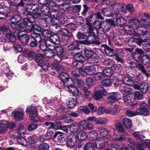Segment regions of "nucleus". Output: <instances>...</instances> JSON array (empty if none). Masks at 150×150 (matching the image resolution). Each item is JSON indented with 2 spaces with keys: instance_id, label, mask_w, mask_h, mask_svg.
<instances>
[{
  "instance_id": "f257e3e1",
  "label": "nucleus",
  "mask_w": 150,
  "mask_h": 150,
  "mask_svg": "<svg viewBox=\"0 0 150 150\" xmlns=\"http://www.w3.org/2000/svg\"><path fill=\"white\" fill-rule=\"evenodd\" d=\"M141 23L139 24V21L137 19H130L129 25L124 26V28L127 33L132 36L134 39H138L139 35H145L149 33L146 31V28L149 25L147 24L146 20L142 19Z\"/></svg>"
},
{
  "instance_id": "680f3d73",
  "label": "nucleus",
  "mask_w": 150,
  "mask_h": 150,
  "mask_svg": "<svg viewBox=\"0 0 150 150\" xmlns=\"http://www.w3.org/2000/svg\"><path fill=\"white\" fill-rule=\"evenodd\" d=\"M122 81L124 84L128 86H132L133 84V82L132 79L127 77H123Z\"/></svg>"
},
{
  "instance_id": "a18cd8bd",
  "label": "nucleus",
  "mask_w": 150,
  "mask_h": 150,
  "mask_svg": "<svg viewBox=\"0 0 150 150\" xmlns=\"http://www.w3.org/2000/svg\"><path fill=\"white\" fill-rule=\"evenodd\" d=\"M88 62L94 66H98L100 65V63L99 60L96 57L90 58L88 59Z\"/></svg>"
},
{
  "instance_id": "864d4df0",
  "label": "nucleus",
  "mask_w": 150,
  "mask_h": 150,
  "mask_svg": "<svg viewBox=\"0 0 150 150\" xmlns=\"http://www.w3.org/2000/svg\"><path fill=\"white\" fill-rule=\"evenodd\" d=\"M149 84L144 82L142 83L140 85V90L143 93H146Z\"/></svg>"
},
{
  "instance_id": "9b49d317",
  "label": "nucleus",
  "mask_w": 150,
  "mask_h": 150,
  "mask_svg": "<svg viewBox=\"0 0 150 150\" xmlns=\"http://www.w3.org/2000/svg\"><path fill=\"white\" fill-rule=\"evenodd\" d=\"M140 108L137 109V112L139 114H142L147 116L149 114V107L146 103H143L140 104Z\"/></svg>"
},
{
  "instance_id": "69168bd1",
  "label": "nucleus",
  "mask_w": 150,
  "mask_h": 150,
  "mask_svg": "<svg viewBox=\"0 0 150 150\" xmlns=\"http://www.w3.org/2000/svg\"><path fill=\"white\" fill-rule=\"evenodd\" d=\"M54 50L47 49L44 52V54L48 58H51L54 55Z\"/></svg>"
},
{
  "instance_id": "aec40b11",
  "label": "nucleus",
  "mask_w": 150,
  "mask_h": 150,
  "mask_svg": "<svg viewBox=\"0 0 150 150\" xmlns=\"http://www.w3.org/2000/svg\"><path fill=\"white\" fill-rule=\"evenodd\" d=\"M114 14L117 18L116 22L117 25L122 26L126 23V21L123 17L121 16L120 13H114Z\"/></svg>"
},
{
  "instance_id": "6ab92c4d",
  "label": "nucleus",
  "mask_w": 150,
  "mask_h": 150,
  "mask_svg": "<svg viewBox=\"0 0 150 150\" xmlns=\"http://www.w3.org/2000/svg\"><path fill=\"white\" fill-rule=\"evenodd\" d=\"M13 117L16 120H23L24 117V111L21 109L15 110L13 112Z\"/></svg>"
},
{
  "instance_id": "ea45409f",
  "label": "nucleus",
  "mask_w": 150,
  "mask_h": 150,
  "mask_svg": "<svg viewBox=\"0 0 150 150\" xmlns=\"http://www.w3.org/2000/svg\"><path fill=\"white\" fill-rule=\"evenodd\" d=\"M47 5H42L40 8V11L43 14V15L48 14L49 13L50 11V8L51 6Z\"/></svg>"
},
{
  "instance_id": "de8ad7c7",
  "label": "nucleus",
  "mask_w": 150,
  "mask_h": 150,
  "mask_svg": "<svg viewBox=\"0 0 150 150\" xmlns=\"http://www.w3.org/2000/svg\"><path fill=\"white\" fill-rule=\"evenodd\" d=\"M61 14L57 11L56 9H54L51 11L50 15L55 21V20H57Z\"/></svg>"
},
{
  "instance_id": "f03ea898",
  "label": "nucleus",
  "mask_w": 150,
  "mask_h": 150,
  "mask_svg": "<svg viewBox=\"0 0 150 150\" xmlns=\"http://www.w3.org/2000/svg\"><path fill=\"white\" fill-rule=\"evenodd\" d=\"M143 49L146 51L148 52L146 55H144L142 56V58L140 57L139 55H137L138 58L137 59V56L135 57L136 61L138 62H142L144 64H146L147 63L150 62V43H145L144 44L143 46Z\"/></svg>"
},
{
  "instance_id": "37998d69",
  "label": "nucleus",
  "mask_w": 150,
  "mask_h": 150,
  "mask_svg": "<svg viewBox=\"0 0 150 150\" xmlns=\"http://www.w3.org/2000/svg\"><path fill=\"white\" fill-rule=\"evenodd\" d=\"M98 133L95 130H92L88 132V137L91 140H95L98 138Z\"/></svg>"
},
{
  "instance_id": "e2e57ef3",
  "label": "nucleus",
  "mask_w": 150,
  "mask_h": 150,
  "mask_svg": "<svg viewBox=\"0 0 150 150\" xmlns=\"http://www.w3.org/2000/svg\"><path fill=\"white\" fill-rule=\"evenodd\" d=\"M138 67L141 72L144 74L146 77H150V74H148L145 70L144 67L140 64H138Z\"/></svg>"
},
{
  "instance_id": "338daca9",
  "label": "nucleus",
  "mask_w": 150,
  "mask_h": 150,
  "mask_svg": "<svg viewBox=\"0 0 150 150\" xmlns=\"http://www.w3.org/2000/svg\"><path fill=\"white\" fill-rule=\"evenodd\" d=\"M78 109L80 112L82 111L86 115H88L90 113V111L86 106H80L79 107Z\"/></svg>"
},
{
  "instance_id": "13d9d810",
  "label": "nucleus",
  "mask_w": 150,
  "mask_h": 150,
  "mask_svg": "<svg viewBox=\"0 0 150 150\" xmlns=\"http://www.w3.org/2000/svg\"><path fill=\"white\" fill-rule=\"evenodd\" d=\"M104 51L107 55L109 57H112L114 55L113 50L107 45H106Z\"/></svg>"
},
{
  "instance_id": "4c0bfd02",
  "label": "nucleus",
  "mask_w": 150,
  "mask_h": 150,
  "mask_svg": "<svg viewBox=\"0 0 150 150\" xmlns=\"http://www.w3.org/2000/svg\"><path fill=\"white\" fill-rule=\"evenodd\" d=\"M54 7L56 8H58L61 11H65L69 7V4L64 3L58 6L56 3L54 4Z\"/></svg>"
},
{
  "instance_id": "cd10ccee",
  "label": "nucleus",
  "mask_w": 150,
  "mask_h": 150,
  "mask_svg": "<svg viewBox=\"0 0 150 150\" xmlns=\"http://www.w3.org/2000/svg\"><path fill=\"white\" fill-rule=\"evenodd\" d=\"M30 8H31V10L32 11V13L35 14L34 15H33L35 16V19L37 18H38L41 16V14L40 13H37L39 11L38 5L37 4H33Z\"/></svg>"
},
{
  "instance_id": "a19ab883",
  "label": "nucleus",
  "mask_w": 150,
  "mask_h": 150,
  "mask_svg": "<svg viewBox=\"0 0 150 150\" xmlns=\"http://www.w3.org/2000/svg\"><path fill=\"white\" fill-rule=\"evenodd\" d=\"M102 64L104 67H109L113 66L115 64V62L112 59H107L103 62Z\"/></svg>"
},
{
  "instance_id": "6e6d98bb",
  "label": "nucleus",
  "mask_w": 150,
  "mask_h": 150,
  "mask_svg": "<svg viewBox=\"0 0 150 150\" xmlns=\"http://www.w3.org/2000/svg\"><path fill=\"white\" fill-rule=\"evenodd\" d=\"M44 39L45 40V43L46 45H47L48 49L50 50H53L55 46L51 39Z\"/></svg>"
},
{
  "instance_id": "bf43d9fd",
  "label": "nucleus",
  "mask_w": 150,
  "mask_h": 150,
  "mask_svg": "<svg viewBox=\"0 0 150 150\" xmlns=\"http://www.w3.org/2000/svg\"><path fill=\"white\" fill-rule=\"evenodd\" d=\"M40 42V47L41 49L44 52L48 49L47 45H46L45 43V40L43 38L41 39L40 42Z\"/></svg>"
},
{
  "instance_id": "f8f14e48",
  "label": "nucleus",
  "mask_w": 150,
  "mask_h": 150,
  "mask_svg": "<svg viewBox=\"0 0 150 150\" xmlns=\"http://www.w3.org/2000/svg\"><path fill=\"white\" fill-rule=\"evenodd\" d=\"M79 71L82 75L86 76L95 73L96 71V69L92 66H88L85 67L84 69H79Z\"/></svg>"
},
{
  "instance_id": "6e6552de",
  "label": "nucleus",
  "mask_w": 150,
  "mask_h": 150,
  "mask_svg": "<svg viewBox=\"0 0 150 150\" xmlns=\"http://www.w3.org/2000/svg\"><path fill=\"white\" fill-rule=\"evenodd\" d=\"M107 94V92L104 88L101 86L98 85L97 86L96 91L95 92L93 97L96 100H98L102 98L103 95L105 96Z\"/></svg>"
},
{
  "instance_id": "f3484780",
  "label": "nucleus",
  "mask_w": 150,
  "mask_h": 150,
  "mask_svg": "<svg viewBox=\"0 0 150 150\" xmlns=\"http://www.w3.org/2000/svg\"><path fill=\"white\" fill-rule=\"evenodd\" d=\"M51 38L54 43L58 44L60 43L62 45L65 46L68 44V42L62 38L60 39L59 36L57 35H54L51 37Z\"/></svg>"
},
{
  "instance_id": "4468645a",
  "label": "nucleus",
  "mask_w": 150,
  "mask_h": 150,
  "mask_svg": "<svg viewBox=\"0 0 150 150\" xmlns=\"http://www.w3.org/2000/svg\"><path fill=\"white\" fill-rule=\"evenodd\" d=\"M120 98V95L118 93H111L107 98V100L108 103H113Z\"/></svg>"
},
{
  "instance_id": "2f4dec72",
  "label": "nucleus",
  "mask_w": 150,
  "mask_h": 150,
  "mask_svg": "<svg viewBox=\"0 0 150 150\" xmlns=\"http://www.w3.org/2000/svg\"><path fill=\"white\" fill-rule=\"evenodd\" d=\"M80 45V42L76 41H74L68 47V49L72 51L76 49L79 50L80 49L79 45Z\"/></svg>"
},
{
  "instance_id": "c85d7f7f",
  "label": "nucleus",
  "mask_w": 150,
  "mask_h": 150,
  "mask_svg": "<svg viewBox=\"0 0 150 150\" xmlns=\"http://www.w3.org/2000/svg\"><path fill=\"white\" fill-rule=\"evenodd\" d=\"M99 135L101 138L107 140L110 137L108 131L105 128H101L99 130Z\"/></svg>"
},
{
  "instance_id": "c756f323",
  "label": "nucleus",
  "mask_w": 150,
  "mask_h": 150,
  "mask_svg": "<svg viewBox=\"0 0 150 150\" xmlns=\"http://www.w3.org/2000/svg\"><path fill=\"white\" fill-rule=\"evenodd\" d=\"M80 128L79 123H74L71 124L69 127V130L71 132L76 133L80 129Z\"/></svg>"
},
{
  "instance_id": "f704fd0d",
  "label": "nucleus",
  "mask_w": 150,
  "mask_h": 150,
  "mask_svg": "<svg viewBox=\"0 0 150 150\" xmlns=\"http://www.w3.org/2000/svg\"><path fill=\"white\" fill-rule=\"evenodd\" d=\"M21 19V17L18 15H13L10 18V20L11 22V26L13 27V25L14 26V27H15V24L19 22Z\"/></svg>"
},
{
  "instance_id": "39448f33",
  "label": "nucleus",
  "mask_w": 150,
  "mask_h": 150,
  "mask_svg": "<svg viewBox=\"0 0 150 150\" xmlns=\"http://www.w3.org/2000/svg\"><path fill=\"white\" fill-rule=\"evenodd\" d=\"M23 20L24 22L21 23L19 25L21 32H26L27 26L31 25V23L35 21L34 17L32 15H29L28 18H25Z\"/></svg>"
},
{
  "instance_id": "a878e982",
  "label": "nucleus",
  "mask_w": 150,
  "mask_h": 150,
  "mask_svg": "<svg viewBox=\"0 0 150 150\" xmlns=\"http://www.w3.org/2000/svg\"><path fill=\"white\" fill-rule=\"evenodd\" d=\"M64 86H67L73 96H77L79 92V90L76 86H75L73 85H64Z\"/></svg>"
},
{
  "instance_id": "423d86ee",
  "label": "nucleus",
  "mask_w": 150,
  "mask_h": 150,
  "mask_svg": "<svg viewBox=\"0 0 150 150\" xmlns=\"http://www.w3.org/2000/svg\"><path fill=\"white\" fill-rule=\"evenodd\" d=\"M74 58L77 62H74V65L77 67V68L81 69L83 66V62L85 61L86 59L80 53L75 54L74 56Z\"/></svg>"
},
{
  "instance_id": "c03bdc74",
  "label": "nucleus",
  "mask_w": 150,
  "mask_h": 150,
  "mask_svg": "<svg viewBox=\"0 0 150 150\" xmlns=\"http://www.w3.org/2000/svg\"><path fill=\"white\" fill-rule=\"evenodd\" d=\"M102 13L104 16L110 17L112 14V12L111 9L109 8H103L102 10Z\"/></svg>"
},
{
  "instance_id": "7ed1b4c3",
  "label": "nucleus",
  "mask_w": 150,
  "mask_h": 150,
  "mask_svg": "<svg viewBox=\"0 0 150 150\" xmlns=\"http://www.w3.org/2000/svg\"><path fill=\"white\" fill-rule=\"evenodd\" d=\"M34 59L44 70L46 71L50 69V62L47 60H43L41 59L44 58V56L41 54H38L34 55Z\"/></svg>"
},
{
  "instance_id": "1a4fd4ad",
  "label": "nucleus",
  "mask_w": 150,
  "mask_h": 150,
  "mask_svg": "<svg viewBox=\"0 0 150 150\" xmlns=\"http://www.w3.org/2000/svg\"><path fill=\"white\" fill-rule=\"evenodd\" d=\"M95 31H97V30L95 29H93L92 27L90 26L89 27V35H88L87 36L86 35H84L79 32L77 33V37L78 39L79 40H83L87 38H89L90 37H93L92 38H93L95 36Z\"/></svg>"
},
{
  "instance_id": "dca6fc26",
  "label": "nucleus",
  "mask_w": 150,
  "mask_h": 150,
  "mask_svg": "<svg viewBox=\"0 0 150 150\" xmlns=\"http://www.w3.org/2000/svg\"><path fill=\"white\" fill-rule=\"evenodd\" d=\"M18 39L24 45H26L29 40V36L26 34H22L21 32L17 34Z\"/></svg>"
},
{
  "instance_id": "412c9836",
  "label": "nucleus",
  "mask_w": 150,
  "mask_h": 150,
  "mask_svg": "<svg viewBox=\"0 0 150 150\" xmlns=\"http://www.w3.org/2000/svg\"><path fill=\"white\" fill-rule=\"evenodd\" d=\"M11 33L9 35H7L6 37L5 36H1L0 37V44L2 45L6 41L7 38H8L10 42H14L16 40L15 36L11 34Z\"/></svg>"
},
{
  "instance_id": "bb28decb",
  "label": "nucleus",
  "mask_w": 150,
  "mask_h": 150,
  "mask_svg": "<svg viewBox=\"0 0 150 150\" xmlns=\"http://www.w3.org/2000/svg\"><path fill=\"white\" fill-rule=\"evenodd\" d=\"M50 69L53 70V72L59 71L62 70L63 67L61 65L56 64L54 62L50 63Z\"/></svg>"
},
{
  "instance_id": "393cba45",
  "label": "nucleus",
  "mask_w": 150,
  "mask_h": 150,
  "mask_svg": "<svg viewBox=\"0 0 150 150\" xmlns=\"http://www.w3.org/2000/svg\"><path fill=\"white\" fill-rule=\"evenodd\" d=\"M129 132L132 134L134 137L136 139L139 140V142H137L138 145L140 146V144L141 143V140H143L142 139V138H145V137L143 136L142 134V133L139 132H133L132 130H130Z\"/></svg>"
},
{
  "instance_id": "b1692460",
  "label": "nucleus",
  "mask_w": 150,
  "mask_h": 150,
  "mask_svg": "<svg viewBox=\"0 0 150 150\" xmlns=\"http://www.w3.org/2000/svg\"><path fill=\"white\" fill-rule=\"evenodd\" d=\"M125 5L123 3H116L114 5L113 10L115 12H122L124 11Z\"/></svg>"
},
{
  "instance_id": "8fccbe9b",
  "label": "nucleus",
  "mask_w": 150,
  "mask_h": 150,
  "mask_svg": "<svg viewBox=\"0 0 150 150\" xmlns=\"http://www.w3.org/2000/svg\"><path fill=\"white\" fill-rule=\"evenodd\" d=\"M100 4H104L105 3L106 4L114 8V5L116 4L115 3V0H100Z\"/></svg>"
},
{
  "instance_id": "774afa93",
  "label": "nucleus",
  "mask_w": 150,
  "mask_h": 150,
  "mask_svg": "<svg viewBox=\"0 0 150 150\" xmlns=\"http://www.w3.org/2000/svg\"><path fill=\"white\" fill-rule=\"evenodd\" d=\"M102 73L104 75V77L105 76H111L113 73V71L112 69H104Z\"/></svg>"
},
{
  "instance_id": "09e8293b",
  "label": "nucleus",
  "mask_w": 150,
  "mask_h": 150,
  "mask_svg": "<svg viewBox=\"0 0 150 150\" xmlns=\"http://www.w3.org/2000/svg\"><path fill=\"white\" fill-rule=\"evenodd\" d=\"M11 33V30L6 26H2L0 27V34L9 35Z\"/></svg>"
},
{
  "instance_id": "4d7b16f0",
  "label": "nucleus",
  "mask_w": 150,
  "mask_h": 150,
  "mask_svg": "<svg viewBox=\"0 0 150 150\" xmlns=\"http://www.w3.org/2000/svg\"><path fill=\"white\" fill-rule=\"evenodd\" d=\"M123 124L125 127L127 129H130L132 126L131 121L127 118H124L123 119Z\"/></svg>"
},
{
  "instance_id": "79ce46f5",
  "label": "nucleus",
  "mask_w": 150,
  "mask_h": 150,
  "mask_svg": "<svg viewBox=\"0 0 150 150\" xmlns=\"http://www.w3.org/2000/svg\"><path fill=\"white\" fill-rule=\"evenodd\" d=\"M76 100L73 98H70L66 102L67 107L71 109L73 108L76 105Z\"/></svg>"
},
{
  "instance_id": "58836bf2",
  "label": "nucleus",
  "mask_w": 150,
  "mask_h": 150,
  "mask_svg": "<svg viewBox=\"0 0 150 150\" xmlns=\"http://www.w3.org/2000/svg\"><path fill=\"white\" fill-rule=\"evenodd\" d=\"M59 77L60 79L63 83L64 85H66L64 84L68 81L69 79V74L67 73L62 72L60 73Z\"/></svg>"
},
{
  "instance_id": "72a5a7b5",
  "label": "nucleus",
  "mask_w": 150,
  "mask_h": 150,
  "mask_svg": "<svg viewBox=\"0 0 150 150\" xmlns=\"http://www.w3.org/2000/svg\"><path fill=\"white\" fill-rule=\"evenodd\" d=\"M123 99L125 102L128 103H132L135 100V98L133 94L130 93L123 97Z\"/></svg>"
},
{
  "instance_id": "052dcab7",
  "label": "nucleus",
  "mask_w": 150,
  "mask_h": 150,
  "mask_svg": "<svg viewBox=\"0 0 150 150\" xmlns=\"http://www.w3.org/2000/svg\"><path fill=\"white\" fill-rule=\"evenodd\" d=\"M141 143L140 144V146L143 147H146L148 146L150 148V140L146 139L141 140Z\"/></svg>"
},
{
  "instance_id": "5701e85b",
  "label": "nucleus",
  "mask_w": 150,
  "mask_h": 150,
  "mask_svg": "<svg viewBox=\"0 0 150 150\" xmlns=\"http://www.w3.org/2000/svg\"><path fill=\"white\" fill-rule=\"evenodd\" d=\"M8 121L5 120L0 121V134L6 133L7 130Z\"/></svg>"
},
{
  "instance_id": "0e129e2a",
  "label": "nucleus",
  "mask_w": 150,
  "mask_h": 150,
  "mask_svg": "<svg viewBox=\"0 0 150 150\" xmlns=\"http://www.w3.org/2000/svg\"><path fill=\"white\" fill-rule=\"evenodd\" d=\"M31 36L37 42H40L42 38L41 35L35 32L31 34Z\"/></svg>"
},
{
  "instance_id": "2eb2a0df",
  "label": "nucleus",
  "mask_w": 150,
  "mask_h": 150,
  "mask_svg": "<svg viewBox=\"0 0 150 150\" xmlns=\"http://www.w3.org/2000/svg\"><path fill=\"white\" fill-rule=\"evenodd\" d=\"M80 128L82 130H90L93 128V125L91 123H89L87 120H83L79 122Z\"/></svg>"
},
{
  "instance_id": "7c9ffc66",
  "label": "nucleus",
  "mask_w": 150,
  "mask_h": 150,
  "mask_svg": "<svg viewBox=\"0 0 150 150\" xmlns=\"http://www.w3.org/2000/svg\"><path fill=\"white\" fill-rule=\"evenodd\" d=\"M57 136H58L57 141V143L62 144L65 142V139L64 135L63 134H61L60 132H56L54 136V137L55 138Z\"/></svg>"
},
{
  "instance_id": "9d476101",
  "label": "nucleus",
  "mask_w": 150,
  "mask_h": 150,
  "mask_svg": "<svg viewBox=\"0 0 150 150\" xmlns=\"http://www.w3.org/2000/svg\"><path fill=\"white\" fill-rule=\"evenodd\" d=\"M42 101L45 105V108L48 109H53L57 110L58 109V107L57 105V103L56 102L48 100L46 98L43 99Z\"/></svg>"
},
{
  "instance_id": "3c124183",
  "label": "nucleus",
  "mask_w": 150,
  "mask_h": 150,
  "mask_svg": "<svg viewBox=\"0 0 150 150\" xmlns=\"http://www.w3.org/2000/svg\"><path fill=\"white\" fill-rule=\"evenodd\" d=\"M31 0H24L23 1L20 2L18 4V6L24 7L26 5L27 8H28V6L30 7L32 5L31 4Z\"/></svg>"
},
{
  "instance_id": "49530a36",
  "label": "nucleus",
  "mask_w": 150,
  "mask_h": 150,
  "mask_svg": "<svg viewBox=\"0 0 150 150\" xmlns=\"http://www.w3.org/2000/svg\"><path fill=\"white\" fill-rule=\"evenodd\" d=\"M67 17L63 13L61 14L57 20L59 22L62 24H64L66 23L68 20Z\"/></svg>"
},
{
  "instance_id": "e433bc0d",
  "label": "nucleus",
  "mask_w": 150,
  "mask_h": 150,
  "mask_svg": "<svg viewBox=\"0 0 150 150\" xmlns=\"http://www.w3.org/2000/svg\"><path fill=\"white\" fill-rule=\"evenodd\" d=\"M26 131L25 128L24 127L23 125L21 124H20L18 126L17 129V132H16L14 134L18 135H24Z\"/></svg>"
},
{
  "instance_id": "c9c22d12",
  "label": "nucleus",
  "mask_w": 150,
  "mask_h": 150,
  "mask_svg": "<svg viewBox=\"0 0 150 150\" xmlns=\"http://www.w3.org/2000/svg\"><path fill=\"white\" fill-rule=\"evenodd\" d=\"M6 67L4 69H3L4 73L6 75V77L9 76H13V74L11 72L10 69L8 67V66L6 63H5L2 65V67L4 68Z\"/></svg>"
},
{
  "instance_id": "a211bd4d",
  "label": "nucleus",
  "mask_w": 150,
  "mask_h": 150,
  "mask_svg": "<svg viewBox=\"0 0 150 150\" xmlns=\"http://www.w3.org/2000/svg\"><path fill=\"white\" fill-rule=\"evenodd\" d=\"M103 138L98 137L94 142L96 147L98 149H101L104 146L105 141L108 142V141Z\"/></svg>"
},
{
  "instance_id": "0eeeda50",
  "label": "nucleus",
  "mask_w": 150,
  "mask_h": 150,
  "mask_svg": "<svg viewBox=\"0 0 150 150\" xmlns=\"http://www.w3.org/2000/svg\"><path fill=\"white\" fill-rule=\"evenodd\" d=\"M93 25L95 28H92L93 29L97 30L96 33H98L97 29H100L102 28L105 32H108L110 28V26L108 23L106 22L101 23L99 21H95L93 23Z\"/></svg>"
},
{
  "instance_id": "603ef678",
  "label": "nucleus",
  "mask_w": 150,
  "mask_h": 150,
  "mask_svg": "<svg viewBox=\"0 0 150 150\" xmlns=\"http://www.w3.org/2000/svg\"><path fill=\"white\" fill-rule=\"evenodd\" d=\"M87 134L85 132H79L77 134V137L79 140H84L87 138Z\"/></svg>"
},
{
  "instance_id": "ddd939ff",
  "label": "nucleus",
  "mask_w": 150,
  "mask_h": 150,
  "mask_svg": "<svg viewBox=\"0 0 150 150\" xmlns=\"http://www.w3.org/2000/svg\"><path fill=\"white\" fill-rule=\"evenodd\" d=\"M77 143V138L74 134L69 135L67 137V146L70 148L76 146Z\"/></svg>"
},
{
  "instance_id": "4be33fe9",
  "label": "nucleus",
  "mask_w": 150,
  "mask_h": 150,
  "mask_svg": "<svg viewBox=\"0 0 150 150\" xmlns=\"http://www.w3.org/2000/svg\"><path fill=\"white\" fill-rule=\"evenodd\" d=\"M54 51L58 55L62 56L64 58H67L65 56L66 50L65 48L62 47L57 46H55L54 49Z\"/></svg>"
},
{
  "instance_id": "473e14b6",
  "label": "nucleus",
  "mask_w": 150,
  "mask_h": 150,
  "mask_svg": "<svg viewBox=\"0 0 150 150\" xmlns=\"http://www.w3.org/2000/svg\"><path fill=\"white\" fill-rule=\"evenodd\" d=\"M14 138L17 139V142L20 144L24 146L27 144V141L25 138L22 137V135H12Z\"/></svg>"
},
{
  "instance_id": "5fc2aeb1",
  "label": "nucleus",
  "mask_w": 150,
  "mask_h": 150,
  "mask_svg": "<svg viewBox=\"0 0 150 150\" xmlns=\"http://www.w3.org/2000/svg\"><path fill=\"white\" fill-rule=\"evenodd\" d=\"M48 14L43 15L42 16L43 20L46 23H50L52 22H54V21L51 17L50 15L49 14V15H48Z\"/></svg>"
},
{
  "instance_id": "20e7f679",
  "label": "nucleus",
  "mask_w": 150,
  "mask_h": 150,
  "mask_svg": "<svg viewBox=\"0 0 150 150\" xmlns=\"http://www.w3.org/2000/svg\"><path fill=\"white\" fill-rule=\"evenodd\" d=\"M37 109L34 106H31L26 108V111L30 113V119L32 122L34 123H39L41 121L37 116Z\"/></svg>"
}]
</instances>
